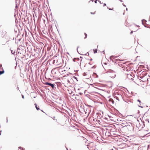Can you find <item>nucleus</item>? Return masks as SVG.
I'll list each match as a JSON object with an SVG mask.
<instances>
[{
  "label": "nucleus",
  "instance_id": "16",
  "mask_svg": "<svg viewBox=\"0 0 150 150\" xmlns=\"http://www.w3.org/2000/svg\"><path fill=\"white\" fill-rule=\"evenodd\" d=\"M104 5H106V4H104Z\"/></svg>",
  "mask_w": 150,
  "mask_h": 150
},
{
  "label": "nucleus",
  "instance_id": "15",
  "mask_svg": "<svg viewBox=\"0 0 150 150\" xmlns=\"http://www.w3.org/2000/svg\"><path fill=\"white\" fill-rule=\"evenodd\" d=\"M95 2L96 3H97V1H95Z\"/></svg>",
  "mask_w": 150,
  "mask_h": 150
},
{
  "label": "nucleus",
  "instance_id": "3",
  "mask_svg": "<svg viewBox=\"0 0 150 150\" xmlns=\"http://www.w3.org/2000/svg\"><path fill=\"white\" fill-rule=\"evenodd\" d=\"M45 84L50 86L53 88L54 87V85L51 83H50L48 82H46L45 83Z\"/></svg>",
  "mask_w": 150,
  "mask_h": 150
},
{
  "label": "nucleus",
  "instance_id": "5",
  "mask_svg": "<svg viewBox=\"0 0 150 150\" xmlns=\"http://www.w3.org/2000/svg\"><path fill=\"white\" fill-rule=\"evenodd\" d=\"M93 76L95 78H97L98 77V76L96 73H93Z\"/></svg>",
  "mask_w": 150,
  "mask_h": 150
},
{
  "label": "nucleus",
  "instance_id": "13",
  "mask_svg": "<svg viewBox=\"0 0 150 150\" xmlns=\"http://www.w3.org/2000/svg\"><path fill=\"white\" fill-rule=\"evenodd\" d=\"M91 14H94L95 13V12H94V13H93L91 12Z\"/></svg>",
  "mask_w": 150,
  "mask_h": 150
},
{
  "label": "nucleus",
  "instance_id": "17",
  "mask_svg": "<svg viewBox=\"0 0 150 150\" xmlns=\"http://www.w3.org/2000/svg\"><path fill=\"white\" fill-rule=\"evenodd\" d=\"M109 9L110 10H112L111 9H110V8H109Z\"/></svg>",
  "mask_w": 150,
  "mask_h": 150
},
{
  "label": "nucleus",
  "instance_id": "18",
  "mask_svg": "<svg viewBox=\"0 0 150 150\" xmlns=\"http://www.w3.org/2000/svg\"><path fill=\"white\" fill-rule=\"evenodd\" d=\"M5 32V34H6V33L5 32Z\"/></svg>",
  "mask_w": 150,
  "mask_h": 150
},
{
  "label": "nucleus",
  "instance_id": "10",
  "mask_svg": "<svg viewBox=\"0 0 150 150\" xmlns=\"http://www.w3.org/2000/svg\"><path fill=\"white\" fill-rule=\"evenodd\" d=\"M84 34H85V38H87V34H86V33H84Z\"/></svg>",
  "mask_w": 150,
  "mask_h": 150
},
{
  "label": "nucleus",
  "instance_id": "12",
  "mask_svg": "<svg viewBox=\"0 0 150 150\" xmlns=\"http://www.w3.org/2000/svg\"><path fill=\"white\" fill-rule=\"evenodd\" d=\"M137 101H138V102H139L140 103V100L139 99L138 100H137Z\"/></svg>",
  "mask_w": 150,
  "mask_h": 150
},
{
  "label": "nucleus",
  "instance_id": "11",
  "mask_svg": "<svg viewBox=\"0 0 150 150\" xmlns=\"http://www.w3.org/2000/svg\"><path fill=\"white\" fill-rule=\"evenodd\" d=\"M0 69H1L3 68H2V65L1 64H0Z\"/></svg>",
  "mask_w": 150,
  "mask_h": 150
},
{
  "label": "nucleus",
  "instance_id": "14",
  "mask_svg": "<svg viewBox=\"0 0 150 150\" xmlns=\"http://www.w3.org/2000/svg\"><path fill=\"white\" fill-rule=\"evenodd\" d=\"M22 97L23 98H24V96L23 95H22Z\"/></svg>",
  "mask_w": 150,
  "mask_h": 150
},
{
  "label": "nucleus",
  "instance_id": "1",
  "mask_svg": "<svg viewBox=\"0 0 150 150\" xmlns=\"http://www.w3.org/2000/svg\"><path fill=\"white\" fill-rule=\"evenodd\" d=\"M109 72L110 76L112 78H114L116 76V72L114 71L110 70H109Z\"/></svg>",
  "mask_w": 150,
  "mask_h": 150
},
{
  "label": "nucleus",
  "instance_id": "20",
  "mask_svg": "<svg viewBox=\"0 0 150 150\" xmlns=\"http://www.w3.org/2000/svg\"><path fill=\"white\" fill-rule=\"evenodd\" d=\"M98 0H96V1H97Z\"/></svg>",
  "mask_w": 150,
  "mask_h": 150
},
{
  "label": "nucleus",
  "instance_id": "19",
  "mask_svg": "<svg viewBox=\"0 0 150 150\" xmlns=\"http://www.w3.org/2000/svg\"><path fill=\"white\" fill-rule=\"evenodd\" d=\"M149 146H148V148H149Z\"/></svg>",
  "mask_w": 150,
  "mask_h": 150
},
{
  "label": "nucleus",
  "instance_id": "6",
  "mask_svg": "<svg viewBox=\"0 0 150 150\" xmlns=\"http://www.w3.org/2000/svg\"><path fill=\"white\" fill-rule=\"evenodd\" d=\"M2 71H0V75L2 74H3L4 73V69H3V68H2Z\"/></svg>",
  "mask_w": 150,
  "mask_h": 150
},
{
  "label": "nucleus",
  "instance_id": "2",
  "mask_svg": "<svg viewBox=\"0 0 150 150\" xmlns=\"http://www.w3.org/2000/svg\"><path fill=\"white\" fill-rule=\"evenodd\" d=\"M94 147V144L93 142L89 143L88 145V147L90 149H91V148H93Z\"/></svg>",
  "mask_w": 150,
  "mask_h": 150
},
{
  "label": "nucleus",
  "instance_id": "9",
  "mask_svg": "<svg viewBox=\"0 0 150 150\" xmlns=\"http://www.w3.org/2000/svg\"><path fill=\"white\" fill-rule=\"evenodd\" d=\"M35 107L37 110H40L39 108L37 107L36 104L35 103Z\"/></svg>",
  "mask_w": 150,
  "mask_h": 150
},
{
  "label": "nucleus",
  "instance_id": "8",
  "mask_svg": "<svg viewBox=\"0 0 150 150\" xmlns=\"http://www.w3.org/2000/svg\"><path fill=\"white\" fill-rule=\"evenodd\" d=\"M93 51L94 53H96L97 52V49H94Z\"/></svg>",
  "mask_w": 150,
  "mask_h": 150
},
{
  "label": "nucleus",
  "instance_id": "4",
  "mask_svg": "<svg viewBox=\"0 0 150 150\" xmlns=\"http://www.w3.org/2000/svg\"><path fill=\"white\" fill-rule=\"evenodd\" d=\"M93 120V121H95L96 120V119H95L94 117H91L89 118V120L90 121Z\"/></svg>",
  "mask_w": 150,
  "mask_h": 150
},
{
  "label": "nucleus",
  "instance_id": "7",
  "mask_svg": "<svg viewBox=\"0 0 150 150\" xmlns=\"http://www.w3.org/2000/svg\"><path fill=\"white\" fill-rule=\"evenodd\" d=\"M109 101L110 102H111L112 104H114V101L112 99H110L109 100Z\"/></svg>",
  "mask_w": 150,
  "mask_h": 150
}]
</instances>
